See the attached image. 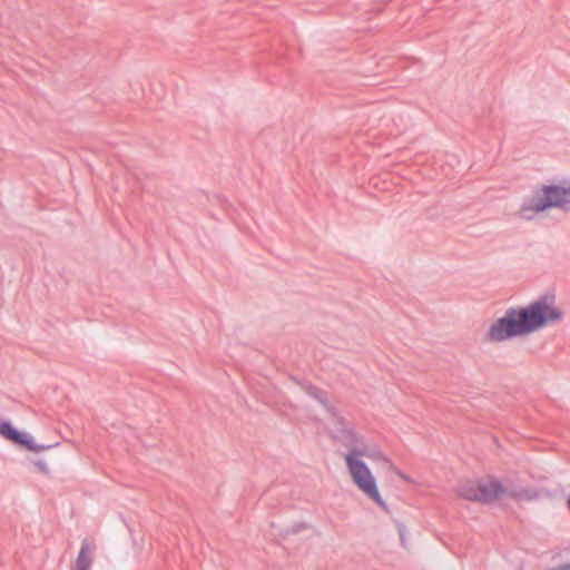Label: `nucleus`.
<instances>
[{
  "label": "nucleus",
  "instance_id": "nucleus-1",
  "mask_svg": "<svg viewBox=\"0 0 570 570\" xmlns=\"http://www.w3.org/2000/svg\"><path fill=\"white\" fill-rule=\"evenodd\" d=\"M556 295L547 292L527 306L509 307L502 317L489 327L485 338L489 342H504L527 336L550 324L560 323L564 313L554 306Z\"/></svg>",
  "mask_w": 570,
  "mask_h": 570
},
{
  "label": "nucleus",
  "instance_id": "nucleus-2",
  "mask_svg": "<svg viewBox=\"0 0 570 570\" xmlns=\"http://www.w3.org/2000/svg\"><path fill=\"white\" fill-rule=\"evenodd\" d=\"M363 456L381 461L390 470H396V466L385 454L382 453L381 450L371 448L365 442L363 443L360 451L346 452L344 454L345 463L354 484L371 500H373L382 510L389 513V508L380 494L376 481L372 475L370 468L361 459Z\"/></svg>",
  "mask_w": 570,
  "mask_h": 570
},
{
  "label": "nucleus",
  "instance_id": "nucleus-3",
  "mask_svg": "<svg viewBox=\"0 0 570 570\" xmlns=\"http://www.w3.org/2000/svg\"><path fill=\"white\" fill-rule=\"evenodd\" d=\"M549 208H559L563 212L570 210V187L561 185H542L532 196L523 199L519 216L522 219L531 220L535 214Z\"/></svg>",
  "mask_w": 570,
  "mask_h": 570
},
{
  "label": "nucleus",
  "instance_id": "nucleus-4",
  "mask_svg": "<svg viewBox=\"0 0 570 570\" xmlns=\"http://www.w3.org/2000/svg\"><path fill=\"white\" fill-rule=\"evenodd\" d=\"M0 435L6 440L12 442L13 444L31 452H41L53 449L59 445V442L52 444L36 443L33 438L29 433L19 431L13 426V424L10 421L2 420L1 417Z\"/></svg>",
  "mask_w": 570,
  "mask_h": 570
},
{
  "label": "nucleus",
  "instance_id": "nucleus-5",
  "mask_svg": "<svg viewBox=\"0 0 570 570\" xmlns=\"http://www.w3.org/2000/svg\"><path fill=\"white\" fill-rule=\"evenodd\" d=\"M336 420L337 429L333 434V439L341 443L347 449V452H357L364 443V439L361 434L354 431V429L336 413L334 416Z\"/></svg>",
  "mask_w": 570,
  "mask_h": 570
},
{
  "label": "nucleus",
  "instance_id": "nucleus-6",
  "mask_svg": "<svg viewBox=\"0 0 570 570\" xmlns=\"http://www.w3.org/2000/svg\"><path fill=\"white\" fill-rule=\"evenodd\" d=\"M504 493L502 483L490 476L487 480L478 481V500L476 502L490 503Z\"/></svg>",
  "mask_w": 570,
  "mask_h": 570
},
{
  "label": "nucleus",
  "instance_id": "nucleus-7",
  "mask_svg": "<svg viewBox=\"0 0 570 570\" xmlns=\"http://www.w3.org/2000/svg\"><path fill=\"white\" fill-rule=\"evenodd\" d=\"M94 562L92 549L87 539H83L76 562L71 570H90Z\"/></svg>",
  "mask_w": 570,
  "mask_h": 570
},
{
  "label": "nucleus",
  "instance_id": "nucleus-8",
  "mask_svg": "<svg viewBox=\"0 0 570 570\" xmlns=\"http://www.w3.org/2000/svg\"><path fill=\"white\" fill-rule=\"evenodd\" d=\"M503 494L517 501H532L539 498V491L537 489H525L515 485L504 488Z\"/></svg>",
  "mask_w": 570,
  "mask_h": 570
},
{
  "label": "nucleus",
  "instance_id": "nucleus-9",
  "mask_svg": "<svg viewBox=\"0 0 570 570\" xmlns=\"http://www.w3.org/2000/svg\"><path fill=\"white\" fill-rule=\"evenodd\" d=\"M305 391L309 396L317 400L323 405L327 413H330L332 416H336V410L333 406V404L327 400L325 391L321 390L320 387L313 384H307L305 386Z\"/></svg>",
  "mask_w": 570,
  "mask_h": 570
},
{
  "label": "nucleus",
  "instance_id": "nucleus-10",
  "mask_svg": "<svg viewBox=\"0 0 570 570\" xmlns=\"http://www.w3.org/2000/svg\"><path fill=\"white\" fill-rule=\"evenodd\" d=\"M458 494L466 500H478V481H464L458 485Z\"/></svg>",
  "mask_w": 570,
  "mask_h": 570
},
{
  "label": "nucleus",
  "instance_id": "nucleus-11",
  "mask_svg": "<svg viewBox=\"0 0 570 570\" xmlns=\"http://www.w3.org/2000/svg\"><path fill=\"white\" fill-rule=\"evenodd\" d=\"M33 465L38 469V471L45 475H49L50 469L48 464L43 460L33 461Z\"/></svg>",
  "mask_w": 570,
  "mask_h": 570
},
{
  "label": "nucleus",
  "instance_id": "nucleus-12",
  "mask_svg": "<svg viewBox=\"0 0 570 570\" xmlns=\"http://www.w3.org/2000/svg\"><path fill=\"white\" fill-rule=\"evenodd\" d=\"M397 530H399V534H400V540L401 542L404 544L405 542V527L402 524V523H397Z\"/></svg>",
  "mask_w": 570,
  "mask_h": 570
},
{
  "label": "nucleus",
  "instance_id": "nucleus-13",
  "mask_svg": "<svg viewBox=\"0 0 570 570\" xmlns=\"http://www.w3.org/2000/svg\"><path fill=\"white\" fill-rule=\"evenodd\" d=\"M395 474H397L400 478H402L403 480H406V481H410L409 476L405 475L404 473H402L397 468L396 470H392Z\"/></svg>",
  "mask_w": 570,
  "mask_h": 570
},
{
  "label": "nucleus",
  "instance_id": "nucleus-14",
  "mask_svg": "<svg viewBox=\"0 0 570 570\" xmlns=\"http://www.w3.org/2000/svg\"><path fill=\"white\" fill-rule=\"evenodd\" d=\"M567 508H568V509H569V511H570V494H569V498H568V500H567Z\"/></svg>",
  "mask_w": 570,
  "mask_h": 570
}]
</instances>
